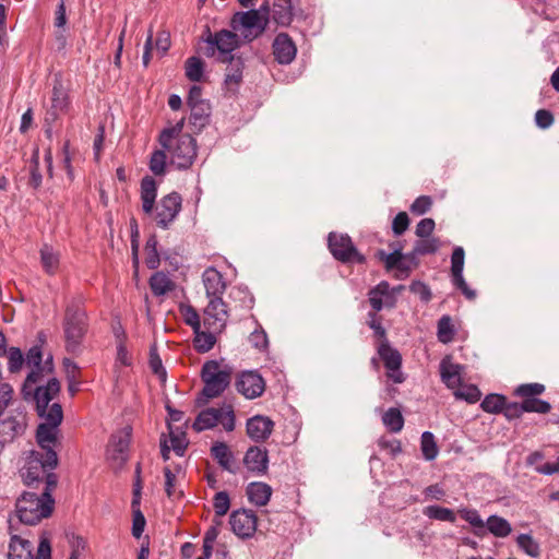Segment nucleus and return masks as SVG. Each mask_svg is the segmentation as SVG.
<instances>
[{
    "label": "nucleus",
    "mask_w": 559,
    "mask_h": 559,
    "mask_svg": "<svg viewBox=\"0 0 559 559\" xmlns=\"http://www.w3.org/2000/svg\"><path fill=\"white\" fill-rule=\"evenodd\" d=\"M233 368L223 361L207 360L201 369L204 386L197 399L198 405L221 396L231 382Z\"/></svg>",
    "instance_id": "1"
},
{
    "label": "nucleus",
    "mask_w": 559,
    "mask_h": 559,
    "mask_svg": "<svg viewBox=\"0 0 559 559\" xmlns=\"http://www.w3.org/2000/svg\"><path fill=\"white\" fill-rule=\"evenodd\" d=\"M87 326L85 311L76 305L68 306L62 322L68 353L72 355H80L82 353V343L87 332Z\"/></svg>",
    "instance_id": "2"
},
{
    "label": "nucleus",
    "mask_w": 559,
    "mask_h": 559,
    "mask_svg": "<svg viewBox=\"0 0 559 559\" xmlns=\"http://www.w3.org/2000/svg\"><path fill=\"white\" fill-rule=\"evenodd\" d=\"M55 500H47L34 492L25 491L15 502V514L19 522L35 525L52 513Z\"/></svg>",
    "instance_id": "3"
},
{
    "label": "nucleus",
    "mask_w": 559,
    "mask_h": 559,
    "mask_svg": "<svg viewBox=\"0 0 559 559\" xmlns=\"http://www.w3.org/2000/svg\"><path fill=\"white\" fill-rule=\"evenodd\" d=\"M59 391V381L56 378H51L45 386H37L31 395L36 402L38 415L45 418V424L56 427H59L62 421V407L59 403H53L52 405H49V403L58 395Z\"/></svg>",
    "instance_id": "4"
},
{
    "label": "nucleus",
    "mask_w": 559,
    "mask_h": 559,
    "mask_svg": "<svg viewBox=\"0 0 559 559\" xmlns=\"http://www.w3.org/2000/svg\"><path fill=\"white\" fill-rule=\"evenodd\" d=\"M57 465L58 455L56 452L29 451L25 465L20 469V475L26 486H35L44 480L47 471L56 468Z\"/></svg>",
    "instance_id": "5"
},
{
    "label": "nucleus",
    "mask_w": 559,
    "mask_h": 559,
    "mask_svg": "<svg viewBox=\"0 0 559 559\" xmlns=\"http://www.w3.org/2000/svg\"><path fill=\"white\" fill-rule=\"evenodd\" d=\"M217 424H221L228 432L235 429V413L231 405L224 404L219 408L209 407L202 411L195 418L192 428L199 432L212 429Z\"/></svg>",
    "instance_id": "6"
},
{
    "label": "nucleus",
    "mask_w": 559,
    "mask_h": 559,
    "mask_svg": "<svg viewBox=\"0 0 559 559\" xmlns=\"http://www.w3.org/2000/svg\"><path fill=\"white\" fill-rule=\"evenodd\" d=\"M25 362L32 368L22 388L24 399H28V396L32 395L33 385L39 382L45 373H50L53 366L52 357H48L45 362H43V353L39 346H33L28 350Z\"/></svg>",
    "instance_id": "7"
},
{
    "label": "nucleus",
    "mask_w": 559,
    "mask_h": 559,
    "mask_svg": "<svg viewBox=\"0 0 559 559\" xmlns=\"http://www.w3.org/2000/svg\"><path fill=\"white\" fill-rule=\"evenodd\" d=\"M169 147H163L170 155V164L178 169H188L197 157V142L190 134H183L169 141Z\"/></svg>",
    "instance_id": "8"
},
{
    "label": "nucleus",
    "mask_w": 559,
    "mask_h": 559,
    "mask_svg": "<svg viewBox=\"0 0 559 559\" xmlns=\"http://www.w3.org/2000/svg\"><path fill=\"white\" fill-rule=\"evenodd\" d=\"M209 47L206 56H215L217 50V60L222 63L227 62V59H233L235 56L233 51L239 47V36L227 29H222L215 33L213 36L210 35L206 39Z\"/></svg>",
    "instance_id": "9"
},
{
    "label": "nucleus",
    "mask_w": 559,
    "mask_h": 559,
    "mask_svg": "<svg viewBox=\"0 0 559 559\" xmlns=\"http://www.w3.org/2000/svg\"><path fill=\"white\" fill-rule=\"evenodd\" d=\"M269 19L261 14V11L249 10L246 12H237L231 19V27L238 31L241 27L246 29L245 39L251 41L261 35L267 25Z\"/></svg>",
    "instance_id": "10"
},
{
    "label": "nucleus",
    "mask_w": 559,
    "mask_h": 559,
    "mask_svg": "<svg viewBox=\"0 0 559 559\" xmlns=\"http://www.w3.org/2000/svg\"><path fill=\"white\" fill-rule=\"evenodd\" d=\"M130 440V427H124L123 429L112 433L107 447V460L111 463L114 468H121L128 461Z\"/></svg>",
    "instance_id": "11"
},
{
    "label": "nucleus",
    "mask_w": 559,
    "mask_h": 559,
    "mask_svg": "<svg viewBox=\"0 0 559 559\" xmlns=\"http://www.w3.org/2000/svg\"><path fill=\"white\" fill-rule=\"evenodd\" d=\"M378 354L386 368V376L394 383H402L405 378L401 371L402 356L397 349L393 348L388 340L381 342L378 347Z\"/></svg>",
    "instance_id": "12"
},
{
    "label": "nucleus",
    "mask_w": 559,
    "mask_h": 559,
    "mask_svg": "<svg viewBox=\"0 0 559 559\" xmlns=\"http://www.w3.org/2000/svg\"><path fill=\"white\" fill-rule=\"evenodd\" d=\"M329 248L333 257L342 262L358 261L362 262L361 257L347 235L331 233L329 235Z\"/></svg>",
    "instance_id": "13"
},
{
    "label": "nucleus",
    "mask_w": 559,
    "mask_h": 559,
    "mask_svg": "<svg viewBox=\"0 0 559 559\" xmlns=\"http://www.w3.org/2000/svg\"><path fill=\"white\" fill-rule=\"evenodd\" d=\"M182 199L179 193L171 192L163 197L156 206L155 219L162 228H167L181 210Z\"/></svg>",
    "instance_id": "14"
},
{
    "label": "nucleus",
    "mask_w": 559,
    "mask_h": 559,
    "mask_svg": "<svg viewBox=\"0 0 559 559\" xmlns=\"http://www.w3.org/2000/svg\"><path fill=\"white\" fill-rule=\"evenodd\" d=\"M204 314V323L212 332H221L226 326L228 319L227 306L221 297H210Z\"/></svg>",
    "instance_id": "15"
},
{
    "label": "nucleus",
    "mask_w": 559,
    "mask_h": 559,
    "mask_svg": "<svg viewBox=\"0 0 559 559\" xmlns=\"http://www.w3.org/2000/svg\"><path fill=\"white\" fill-rule=\"evenodd\" d=\"M236 390L248 400H253L265 390V382L257 371H243L235 382Z\"/></svg>",
    "instance_id": "16"
},
{
    "label": "nucleus",
    "mask_w": 559,
    "mask_h": 559,
    "mask_svg": "<svg viewBox=\"0 0 559 559\" xmlns=\"http://www.w3.org/2000/svg\"><path fill=\"white\" fill-rule=\"evenodd\" d=\"M229 523L233 532L242 538L250 537L257 530V516L253 511L237 510L230 514Z\"/></svg>",
    "instance_id": "17"
},
{
    "label": "nucleus",
    "mask_w": 559,
    "mask_h": 559,
    "mask_svg": "<svg viewBox=\"0 0 559 559\" xmlns=\"http://www.w3.org/2000/svg\"><path fill=\"white\" fill-rule=\"evenodd\" d=\"M25 427L26 415L23 412L0 420V444L13 441L14 438L24 432Z\"/></svg>",
    "instance_id": "18"
},
{
    "label": "nucleus",
    "mask_w": 559,
    "mask_h": 559,
    "mask_svg": "<svg viewBox=\"0 0 559 559\" xmlns=\"http://www.w3.org/2000/svg\"><path fill=\"white\" fill-rule=\"evenodd\" d=\"M297 47L286 33L276 35L273 41V55L281 64H289L296 58Z\"/></svg>",
    "instance_id": "19"
},
{
    "label": "nucleus",
    "mask_w": 559,
    "mask_h": 559,
    "mask_svg": "<svg viewBox=\"0 0 559 559\" xmlns=\"http://www.w3.org/2000/svg\"><path fill=\"white\" fill-rule=\"evenodd\" d=\"M369 302L374 311H381L384 307L394 308L396 298L390 290V284L385 281L380 282L369 290Z\"/></svg>",
    "instance_id": "20"
},
{
    "label": "nucleus",
    "mask_w": 559,
    "mask_h": 559,
    "mask_svg": "<svg viewBox=\"0 0 559 559\" xmlns=\"http://www.w3.org/2000/svg\"><path fill=\"white\" fill-rule=\"evenodd\" d=\"M247 435L255 442L266 440L274 428V423L266 416L257 415L247 420Z\"/></svg>",
    "instance_id": "21"
},
{
    "label": "nucleus",
    "mask_w": 559,
    "mask_h": 559,
    "mask_svg": "<svg viewBox=\"0 0 559 559\" xmlns=\"http://www.w3.org/2000/svg\"><path fill=\"white\" fill-rule=\"evenodd\" d=\"M243 464L250 472L264 475L269 466L267 451L259 447H250L245 454Z\"/></svg>",
    "instance_id": "22"
},
{
    "label": "nucleus",
    "mask_w": 559,
    "mask_h": 559,
    "mask_svg": "<svg viewBox=\"0 0 559 559\" xmlns=\"http://www.w3.org/2000/svg\"><path fill=\"white\" fill-rule=\"evenodd\" d=\"M69 106L68 94L61 83H57L52 88L51 106L46 114V122H53L60 114L64 112Z\"/></svg>",
    "instance_id": "23"
},
{
    "label": "nucleus",
    "mask_w": 559,
    "mask_h": 559,
    "mask_svg": "<svg viewBox=\"0 0 559 559\" xmlns=\"http://www.w3.org/2000/svg\"><path fill=\"white\" fill-rule=\"evenodd\" d=\"M463 366L451 361L447 356L440 362V374L444 384L450 389H456L461 385V374Z\"/></svg>",
    "instance_id": "24"
},
{
    "label": "nucleus",
    "mask_w": 559,
    "mask_h": 559,
    "mask_svg": "<svg viewBox=\"0 0 559 559\" xmlns=\"http://www.w3.org/2000/svg\"><path fill=\"white\" fill-rule=\"evenodd\" d=\"M203 284L207 297H221L226 288L222 274L214 267H209L203 273Z\"/></svg>",
    "instance_id": "25"
},
{
    "label": "nucleus",
    "mask_w": 559,
    "mask_h": 559,
    "mask_svg": "<svg viewBox=\"0 0 559 559\" xmlns=\"http://www.w3.org/2000/svg\"><path fill=\"white\" fill-rule=\"evenodd\" d=\"M58 427L41 423L37 427L36 440L44 453L56 452Z\"/></svg>",
    "instance_id": "26"
},
{
    "label": "nucleus",
    "mask_w": 559,
    "mask_h": 559,
    "mask_svg": "<svg viewBox=\"0 0 559 559\" xmlns=\"http://www.w3.org/2000/svg\"><path fill=\"white\" fill-rule=\"evenodd\" d=\"M246 492L251 503L264 507L270 501L272 488L265 483L253 481L248 485Z\"/></svg>",
    "instance_id": "27"
},
{
    "label": "nucleus",
    "mask_w": 559,
    "mask_h": 559,
    "mask_svg": "<svg viewBox=\"0 0 559 559\" xmlns=\"http://www.w3.org/2000/svg\"><path fill=\"white\" fill-rule=\"evenodd\" d=\"M157 195V186L154 178L146 176L141 181V200L144 213L153 212Z\"/></svg>",
    "instance_id": "28"
},
{
    "label": "nucleus",
    "mask_w": 559,
    "mask_h": 559,
    "mask_svg": "<svg viewBox=\"0 0 559 559\" xmlns=\"http://www.w3.org/2000/svg\"><path fill=\"white\" fill-rule=\"evenodd\" d=\"M33 545L29 540L23 539L17 535H12L9 545V559H33Z\"/></svg>",
    "instance_id": "29"
},
{
    "label": "nucleus",
    "mask_w": 559,
    "mask_h": 559,
    "mask_svg": "<svg viewBox=\"0 0 559 559\" xmlns=\"http://www.w3.org/2000/svg\"><path fill=\"white\" fill-rule=\"evenodd\" d=\"M272 19L281 26H288L293 21L292 0H274Z\"/></svg>",
    "instance_id": "30"
},
{
    "label": "nucleus",
    "mask_w": 559,
    "mask_h": 559,
    "mask_svg": "<svg viewBox=\"0 0 559 559\" xmlns=\"http://www.w3.org/2000/svg\"><path fill=\"white\" fill-rule=\"evenodd\" d=\"M150 287L155 296H163L173 290L175 284L165 273L156 272L150 278Z\"/></svg>",
    "instance_id": "31"
},
{
    "label": "nucleus",
    "mask_w": 559,
    "mask_h": 559,
    "mask_svg": "<svg viewBox=\"0 0 559 559\" xmlns=\"http://www.w3.org/2000/svg\"><path fill=\"white\" fill-rule=\"evenodd\" d=\"M228 66L226 68L225 83L227 85L239 84L242 80L243 60L239 56H234L233 59H227Z\"/></svg>",
    "instance_id": "32"
},
{
    "label": "nucleus",
    "mask_w": 559,
    "mask_h": 559,
    "mask_svg": "<svg viewBox=\"0 0 559 559\" xmlns=\"http://www.w3.org/2000/svg\"><path fill=\"white\" fill-rule=\"evenodd\" d=\"M211 454L224 469L235 473L231 468L233 454L226 443L216 442L211 449Z\"/></svg>",
    "instance_id": "33"
},
{
    "label": "nucleus",
    "mask_w": 559,
    "mask_h": 559,
    "mask_svg": "<svg viewBox=\"0 0 559 559\" xmlns=\"http://www.w3.org/2000/svg\"><path fill=\"white\" fill-rule=\"evenodd\" d=\"M486 527L496 537H507L512 531L510 523L498 515H490L485 522Z\"/></svg>",
    "instance_id": "34"
},
{
    "label": "nucleus",
    "mask_w": 559,
    "mask_h": 559,
    "mask_svg": "<svg viewBox=\"0 0 559 559\" xmlns=\"http://www.w3.org/2000/svg\"><path fill=\"white\" fill-rule=\"evenodd\" d=\"M191 114H190V122L195 128H203L210 117V105L206 102L198 103L194 105H189Z\"/></svg>",
    "instance_id": "35"
},
{
    "label": "nucleus",
    "mask_w": 559,
    "mask_h": 559,
    "mask_svg": "<svg viewBox=\"0 0 559 559\" xmlns=\"http://www.w3.org/2000/svg\"><path fill=\"white\" fill-rule=\"evenodd\" d=\"M40 260L44 270L48 274H55L59 266V254L48 245L40 249Z\"/></svg>",
    "instance_id": "36"
},
{
    "label": "nucleus",
    "mask_w": 559,
    "mask_h": 559,
    "mask_svg": "<svg viewBox=\"0 0 559 559\" xmlns=\"http://www.w3.org/2000/svg\"><path fill=\"white\" fill-rule=\"evenodd\" d=\"M383 424L392 432H400L404 426V418L399 408L391 407L382 416Z\"/></svg>",
    "instance_id": "37"
},
{
    "label": "nucleus",
    "mask_w": 559,
    "mask_h": 559,
    "mask_svg": "<svg viewBox=\"0 0 559 559\" xmlns=\"http://www.w3.org/2000/svg\"><path fill=\"white\" fill-rule=\"evenodd\" d=\"M420 449L427 461H432L437 457L439 450L433 433L425 431L421 435Z\"/></svg>",
    "instance_id": "38"
},
{
    "label": "nucleus",
    "mask_w": 559,
    "mask_h": 559,
    "mask_svg": "<svg viewBox=\"0 0 559 559\" xmlns=\"http://www.w3.org/2000/svg\"><path fill=\"white\" fill-rule=\"evenodd\" d=\"M518 546L530 557L537 558L540 555L539 544L528 534H520L516 538Z\"/></svg>",
    "instance_id": "39"
},
{
    "label": "nucleus",
    "mask_w": 559,
    "mask_h": 559,
    "mask_svg": "<svg viewBox=\"0 0 559 559\" xmlns=\"http://www.w3.org/2000/svg\"><path fill=\"white\" fill-rule=\"evenodd\" d=\"M461 518L468 522L474 528L475 534L478 536L485 533V522L479 516L478 512L474 509H462L459 511Z\"/></svg>",
    "instance_id": "40"
},
{
    "label": "nucleus",
    "mask_w": 559,
    "mask_h": 559,
    "mask_svg": "<svg viewBox=\"0 0 559 559\" xmlns=\"http://www.w3.org/2000/svg\"><path fill=\"white\" fill-rule=\"evenodd\" d=\"M204 64L198 57H190L186 61V75L192 82H200L203 75Z\"/></svg>",
    "instance_id": "41"
},
{
    "label": "nucleus",
    "mask_w": 559,
    "mask_h": 559,
    "mask_svg": "<svg viewBox=\"0 0 559 559\" xmlns=\"http://www.w3.org/2000/svg\"><path fill=\"white\" fill-rule=\"evenodd\" d=\"M194 334L193 345L199 353H206L213 348L216 338L212 332L206 333L198 330Z\"/></svg>",
    "instance_id": "42"
},
{
    "label": "nucleus",
    "mask_w": 559,
    "mask_h": 559,
    "mask_svg": "<svg viewBox=\"0 0 559 559\" xmlns=\"http://www.w3.org/2000/svg\"><path fill=\"white\" fill-rule=\"evenodd\" d=\"M438 340L441 343H449L453 340L454 329L452 324V319L449 316H443L438 321Z\"/></svg>",
    "instance_id": "43"
},
{
    "label": "nucleus",
    "mask_w": 559,
    "mask_h": 559,
    "mask_svg": "<svg viewBox=\"0 0 559 559\" xmlns=\"http://www.w3.org/2000/svg\"><path fill=\"white\" fill-rule=\"evenodd\" d=\"M425 515L430 519L447 521V522H455V514L451 509L439 507V506H429L424 511Z\"/></svg>",
    "instance_id": "44"
},
{
    "label": "nucleus",
    "mask_w": 559,
    "mask_h": 559,
    "mask_svg": "<svg viewBox=\"0 0 559 559\" xmlns=\"http://www.w3.org/2000/svg\"><path fill=\"white\" fill-rule=\"evenodd\" d=\"M504 402L506 397L503 395L489 394L483 400L480 406L483 411L496 414L502 412L504 407Z\"/></svg>",
    "instance_id": "45"
},
{
    "label": "nucleus",
    "mask_w": 559,
    "mask_h": 559,
    "mask_svg": "<svg viewBox=\"0 0 559 559\" xmlns=\"http://www.w3.org/2000/svg\"><path fill=\"white\" fill-rule=\"evenodd\" d=\"M168 428L170 437V447L176 452L177 455L182 456L188 445L186 433L181 430H173L170 425H168Z\"/></svg>",
    "instance_id": "46"
},
{
    "label": "nucleus",
    "mask_w": 559,
    "mask_h": 559,
    "mask_svg": "<svg viewBox=\"0 0 559 559\" xmlns=\"http://www.w3.org/2000/svg\"><path fill=\"white\" fill-rule=\"evenodd\" d=\"M185 119H181L178 121L175 126L170 128L164 129L159 134V144L162 147H169V141L178 139L179 136L183 135L182 129H183Z\"/></svg>",
    "instance_id": "47"
},
{
    "label": "nucleus",
    "mask_w": 559,
    "mask_h": 559,
    "mask_svg": "<svg viewBox=\"0 0 559 559\" xmlns=\"http://www.w3.org/2000/svg\"><path fill=\"white\" fill-rule=\"evenodd\" d=\"M166 150H157L155 152H153L152 156H151V159H150V170L155 175V176H160V175H164L165 174V169H166V159H167V155H166Z\"/></svg>",
    "instance_id": "48"
},
{
    "label": "nucleus",
    "mask_w": 559,
    "mask_h": 559,
    "mask_svg": "<svg viewBox=\"0 0 559 559\" xmlns=\"http://www.w3.org/2000/svg\"><path fill=\"white\" fill-rule=\"evenodd\" d=\"M522 408H524L526 413L547 414L550 412L551 405L548 402L537 397L524 399Z\"/></svg>",
    "instance_id": "49"
},
{
    "label": "nucleus",
    "mask_w": 559,
    "mask_h": 559,
    "mask_svg": "<svg viewBox=\"0 0 559 559\" xmlns=\"http://www.w3.org/2000/svg\"><path fill=\"white\" fill-rule=\"evenodd\" d=\"M464 249L462 247L454 248L451 255V273L452 280L463 276V267H464Z\"/></svg>",
    "instance_id": "50"
},
{
    "label": "nucleus",
    "mask_w": 559,
    "mask_h": 559,
    "mask_svg": "<svg viewBox=\"0 0 559 559\" xmlns=\"http://www.w3.org/2000/svg\"><path fill=\"white\" fill-rule=\"evenodd\" d=\"M402 249L403 247L395 248L391 253H386L383 250L378 252L380 260L385 263L388 270L396 269L399 262L403 260Z\"/></svg>",
    "instance_id": "51"
},
{
    "label": "nucleus",
    "mask_w": 559,
    "mask_h": 559,
    "mask_svg": "<svg viewBox=\"0 0 559 559\" xmlns=\"http://www.w3.org/2000/svg\"><path fill=\"white\" fill-rule=\"evenodd\" d=\"M454 395L459 400H464L468 403H476L477 401H479L481 394L476 385L471 384L459 388L454 392Z\"/></svg>",
    "instance_id": "52"
},
{
    "label": "nucleus",
    "mask_w": 559,
    "mask_h": 559,
    "mask_svg": "<svg viewBox=\"0 0 559 559\" xmlns=\"http://www.w3.org/2000/svg\"><path fill=\"white\" fill-rule=\"evenodd\" d=\"M416 252L420 255L435 253L439 247L440 242L437 238H421L415 242Z\"/></svg>",
    "instance_id": "53"
},
{
    "label": "nucleus",
    "mask_w": 559,
    "mask_h": 559,
    "mask_svg": "<svg viewBox=\"0 0 559 559\" xmlns=\"http://www.w3.org/2000/svg\"><path fill=\"white\" fill-rule=\"evenodd\" d=\"M9 359V371L15 373L21 370L25 359L19 347H10L7 352Z\"/></svg>",
    "instance_id": "54"
},
{
    "label": "nucleus",
    "mask_w": 559,
    "mask_h": 559,
    "mask_svg": "<svg viewBox=\"0 0 559 559\" xmlns=\"http://www.w3.org/2000/svg\"><path fill=\"white\" fill-rule=\"evenodd\" d=\"M545 391L544 384L540 383H527L521 384L516 388L515 394L524 399H535Z\"/></svg>",
    "instance_id": "55"
},
{
    "label": "nucleus",
    "mask_w": 559,
    "mask_h": 559,
    "mask_svg": "<svg viewBox=\"0 0 559 559\" xmlns=\"http://www.w3.org/2000/svg\"><path fill=\"white\" fill-rule=\"evenodd\" d=\"M214 511L217 516H224L230 507L229 496L226 491H218L214 496Z\"/></svg>",
    "instance_id": "56"
},
{
    "label": "nucleus",
    "mask_w": 559,
    "mask_h": 559,
    "mask_svg": "<svg viewBox=\"0 0 559 559\" xmlns=\"http://www.w3.org/2000/svg\"><path fill=\"white\" fill-rule=\"evenodd\" d=\"M181 313L185 322L193 329V332H198L201 329L200 317L193 307H181Z\"/></svg>",
    "instance_id": "57"
},
{
    "label": "nucleus",
    "mask_w": 559,
    "mask_h": 559,
    "mask_svg": "<svg viewBox=\"0 0 559 559\" xmlns=\"http://www.w3.org/2000/svg\"><path fill=\"white\" fill-rule=\"evenodd\" d=\"M150 367L156 376H158L162 380H165L166 370L163 367L162 359L159 358L155 348H151L150 352Z\"/></svg>",
    "instance_id": "58"
},
{
    "label": "nucleus",
    "mask_w": 559,
    "mask_h": 559,
    "mask_svg": "<svg viewBox=\"0 0 559 559\" xmlns=\"http://www.w3.org/2000/svg\"><path fill=\"white\" fill-rule=\"evenodd\" d=\"M409 225V218L406 212H400L393 219L392 230L396 236L402 235Z\"/></svg>",
    "instance_id": "59"
},
{
    "label": "nucleus",
    "mask_w": 559,
    "mask_h": 559,
    "mask_svg": "<svg viewBox=\"0 0 559 559\" xmlns=\"http://www.w3.org/2000/svg\"><path fill=\"white\" fill-rule=\"evenodd\" d=\"M555 121L554 115L547 109H539L535 114V122L540 129H547Z\"/></svg>",
    "instance_id": "60"
},
{
    "label": "nucleus",
    "mask_w": 559,
    "mask_h": 559,
    "mask_svg": "<svg viewBox=\"0 0 559 559\" xmlns=\"http://www.w3.org/2000/svg\"><path fill=\"white\" fill-rule=\"evenodd\" d=\"M432 202L429 197L421 195L417 198L411 205V211L417 215H423L429 211Z\"/></svg>",
    "instance_id": "61"
},
{
    "label": "nucleus",
    "mask_w": 559,
    "mask_h": 559,
    "mask_svg": "<svg viewBox=\"0 0 559 559\" xmlns=\"http://www.w3.org/2000/svg\"><path fill=\"white\" fill-rule=\"evenodd\" d=\"M378 444L382 450H385L393 457L402 452L401 442L396 439L386 440L382 438L379 440Z\"/></svg>",
    "instance_id": "62"
},
{
    "label": "nucleus",
    "mask_w": 559,
    "mask_h": 559,
    "mask_svg": "<svg viewBox=\"0 0 559 559\" xmlns=\"http://www.w3.org/2000/svg\"><path fill=\"white\" fill-rule=\"evenodd\" d=\"M145 527V518L140 510L133 512L132 535L140 538Z\"/></svg>",
    "instance_id": "63"
},
{
    "label": "nucleus",
    "mask_w": 559,
    "mask_h": 559,
    "mask_svg": "<svg viewBox=\"0 0 559 559\" xmlns=\"http://www.w3.org/2000/svg\"><path fill=\"white\" fill-rule=\"evenodd\" d=\"M435 229V221L432 218H424L416 226V235L419 238H426Z\"/></svg>",
    "instance_id": "64"
}]
</instances>
